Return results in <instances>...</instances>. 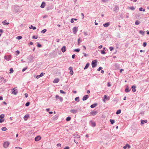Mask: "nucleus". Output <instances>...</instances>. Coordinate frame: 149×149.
Masks as SVG:
<instances>
[{"label": "nucleus", "instance_id": "obj_1", "mask_svg": "<svg viewBox=\"0 0 149 149\" xmlns=\"http://www.w3.org/2000/svg\"><path fill=\"white\" fill-rule=\"evenodd\" d=\"M12 90V94L14 95H16L18 93V92L16 88H13L11 89Z\"/></svg>", "mask_w": 149, "mask_h": 149}, {"label": "nucleus", "instance_id": "obj_2", "mask_svg": "<svg viewBox=\"0 0 149 149\" xmlns=\"http://www.w3.org/2000/svg\"><path fill=\"white\" fill-rule=\"evenodd\" d=\"M10 144V143L8 141L4 142L3 144V146L4 148H7Z\"/></svg>", "mask_w": 149, "mask_h": 149}, {"label": "nucleus", "instance_id": "obj_3", "mask_svg": "<svg viewBox=\"0 0 149 149\" xmlns=\"http://www.w3.org/2000/svg\"><path fill=\"white\" fill-rule=\"evenodd\" d=\"M97 61L93 60L92 62V66L93 68L95 67L96 65Z\"/></svg>", "mask_w": 149, "mask_h": 149}, {"label": "nucleus", "instance_id": "obj_4", "mask_svg": "<svg viewBox=\"0 0 149 149\" xmlns=\"http://www.w3.org/2000/svg\"><path fill=\"white\" fill-rule=\"evenodd\" d=\"M56 98V100L59 99L60 101L62 102L63 101V99L61 97H59L58 95H56L55 96Z\"/></svg>", "mask_w": 149, "mask_h": 149}, {"label": "nucleus", "instance_id": "obj_5", "mask_svg": "<svg viewBox=\"0 0 149 149\" xmlns=\"http://www.w3.org/2000/svg\"><path fill=\"white\" fill-rule=\"evenodd\" d=\"M104 99L103 100V101L105 102L106 100H109V98L107 97L106 95H105L104 96Z\"/></svg>", "mask_w": 149, "mask_h": 149}, {"label": "nucleus", "instance_id": "obj_6", "mask_svg": "<svg viewBox=\"0 0 149 149\" xmlns=\"http://www.w3.org/2000/svg\"><path fill=\"white\" fill-rule=\"evenodd\" d=\"M41 137L40 136H36L35 139L36 141H37L40 140Z\"/></svg>", "mask_w": 149, "mask_h": 149}, {"label": "nucleus", "instance_id": "obj_7", "mask_svg": "<svg viewBox=\"0 0 149 149\" xmlns=\"http://www.w3.org/2000/svg\"><path fill=\"white\" fill-rule=\"evenodd\" d=\"M97 113V112L96 111H93L90 113V114L92 115H96Z\"/></svg>", "mask_w": 149, "mask_h": 149}, {"label": "nucleus", "instance_id": "obj_8", "mask_svg": "<svg viewBox=\"0 0 149 149\" xmlns=\"http://www.w3.org/2000/svg\"><path fill=\"white\" fill-rule=\"evenodd\" d=\"M77 29L76 27H74L73 28V31L74 34H75L77 31Z\"/></svg>", "mask_w": 149, "mask_h": 149}, {"label": "nucleus", "instance_id": "obj_9", "mask_svg": "<svg viewBox=\"0 0 149 149\" xmlns=\"http://www.w3.org/2000/svg\"><path fill=\"white\" fill-rule=\"evenodd\" d=\"M59 79L58 78L55 79L53 81L54 83H56L58 82L59 81Z\"/></svg>", "mask_w": 149, "mask_h": 149}, {"label": "nucleus", "instance_id": "obj_10", "mask_svg": "<svg viewBox=\"0 0 149 149\" xmlns=\"http://www.w3.org/2000/svg\"><path fill=\"white\" fill-rule=\"evenodd\" d=\"M88 95H85L83 97V100L84 101L86 100L88 98Z\"/></svg>", "mask_w": 149, "mask_h": 149}, {"label": "nucleus", "instance_id": "obj_11", "mask_svg": "<svg viewBox=\"0 0 149 149\" xmlns=\"http://www.w3.org/2000/svg\"><path fill=\"white\" fill-rule=\"evenodd\" d=\"M110 24L109 22H107L105 23V24H103V26L105 27H107Z\"/></svg>", "mask_w": 149, "mask_h": 149}, {"label": "nucleus", "instance_id": "obj_12", "mask_svg": "<svg viewBox=\"0 0 149 149\" xmlns=\"http://www.w3.org/2000/svg\"><path fill=\"white\" fill-rule=\"evenodd\" d=\"M29 117V115H26L24 117V119L25 121H26L27 120L28 118Z\"/></svg>", "mask_w": 149, "mask_h": 149}, {"label": "nucleus", "instance_id": "obj_13", "mask_svg": "<svg viewBox=\"0 0 149 149\" xmlns=\"http://www.w3.org/2000/svg\"><path fill=\"white\" fill-rule=\"evenodd\" d=\"M6 20H5L4 21L2 22V24L4 25H8L9 24V22H7L6 23Z\"/></svg>", "mask_w": 149, "mask_h": 149}, {"label": "nucleus", "instance_id": "obj_14", "mask_svg": "<svg viewBox=\"0 0 149 149\" xmlns=\"http://www.w3.org/2000/svg\"><path fill=\"white\" fill-rule=\"evenodd\" d=\"M66 48L65 46H63L61 48V51L63 52H64L65 51Z\"/></svg>", "mask_w": 149, "mask_h": 149}, {"label": "nucleus", "instance_id": "obj_15", "mask_svg": "<svg viewBox=\"0 0 149 149\" xmlns=\"http://www.w3.org/2000/svg\"><path fill=\"white\" fill-rule=\"evenodd\" d=\"M136 88V86H132V90L133 92H135L136 91V90L135 89Z\"/></svg>", "mask_w": 149, "mask_h": 149}, {"label": "nucleus", "instance_id": "obj_16", "mask_svg": "<svg viewBox=\"0 0 149 149\" xmlns=\"http://www.w3.org/2000/svg\"><path fill=\"white\" fill-rule=\"evenodd\" d=\"M70 112L72 113H76L77 112V110L75 109L71 110L70 111Z\"/></svg>", "mask_w": 149, "mask_h": 149}, {"label": "nucleus", "instance_id": "obj_17", "mask_svg": "<svg viewBox=\"0 0 149 149\" xmlns=\"http://www.w3.org/2000/svg\"><path fill=\"white\" fill-rule=\"evenodd\" d=\"M128 147V148H130V145L128 144L126 145L125 146L123 147V148L125 149H126Z\"/></svg>", "mask_w": 149, "mask_h": 149}, {"label": "nucleus", "instance_id": "obj_18", "mask_svg": "<svg viewBox=\"0 0 149 149\" xmlns=\"http://www.w3.org/2000/svg\"><path fill=\"white\" fill-rule=\"evenodd\" d=\"M45 3L44 2H43L41 6H40V7L42 8H44L45 6Z\"/></svg>", "mask_w": 149, "mask_h": 149}, {"label": "nucleus", "instance_id": "obj_19", "mask_svg": "<svg viewBox=\"0 0 149 149\" xmlns=\"http://www.w3.org/2000/svg\"><path fill=\"white\" fill-rule=\"evenodd\" d=\"M97 105V104H93L91 106V108H94Z\"/></svg>", "mask_w": 149, "mask_h": 149}, {"label": "nucleus", "instance_id": "obj_20", "mask_svg": "<svg viewBox=\"0 0 149 149\" xmlns=\"http://www.w3.org/2000/svg\"><path fill=\"white\" fill-rule=\"evenodd\" d=\"M89 63H87L86 66H85V67H84V70H85V69H86L89 67Z\"/></svg>", "mask_w": 149, "mask_h": 149}, {"label": "nucleus", "instance_id": "obj_21", "mask_svg": "<svg viewBox=\"0 0 149 149\" xmlns=\"http://www.w3.org/2000/svg\"><path fill=\"white\" fill-rule=\"evenodd\" d=\"M110 122H111V124H113L115 122L114 120L112 119H110Z\"/></svg>", "mask_w": 149, "mask_h": 149}, {"label": "nucleus", "instance_id": "obj_22", "mask_svg": "<svg viewBox=\"0 0 149 149\" xmlns=\"http://www.w3.org/2000/svg\"><path fill=\"white\" fill-rule=\"evenodd\" d=\"M71 119V118L70 117H68L66 119V120L67 121H69Z\"/></svg>", "mask_w": 149, "mask_h": 149}, {"label": "nucleus", "instance_id": "obj_23", "mask_svg": "<svg viewBox=\"0 0 149 149\" xmlns=\"http://www.w3.org/2000/svg\"><path fill=\"white\" fill-rule=\"evenodd\" d=\"M121 110H118L116 112V114H118L120 113H121Z\"/></svg>", "mask_w": 149, "mask_h": 149}, {"label": "nucleus", "instance_id": "obj_24", "mask_svg": "<svg viewBox=\"0 0 149 149\" xmlns=\"http://www.w3.org/2000/svg\"><path fill=\"white\" fill-rule=\"evenodd\" d=\"M32 28L33 30L36 29V27L35 26H33L32 25H31L30 27H29L30 29H31Z\"/></svg>", "mask_w": 149, "mask_h": 149}, {"label": "nucleus", "instance_id": "obj_25", "mask_svg": "<svg viewBox=\"0 0 149 149\" xmlns=\"http://www.w3.org/2000/svg\"><path fill=\"white\" fill-rule=\"evenodd\" d=\"M5 116L4 114H1L0 115V118L2 119L4 118Z\"/></svg>", "mask_w": 149, "mask_h": 149}, {"label": "nucleus", "instance_id": "obj_26", "mask_svg": "<svg viewBox=\"0 0 149 149\" xmlns=\"http://www.w3.org/2000/svg\"><path fill=\"white\" fill-rule=\"evenodd\" d=\"M6 130L7 129L6 127H3L1 128V130L3 131H6Z\"/></svg>", "mask_w": 149, "mask_h": 149}, {"label": "nucleus", "instance_id": "obj_27", "mask_svg": "<svg viewBox=\"0 0 149 149\" xmlns=\"http://www.w3.org/2000/svg\"><path fill=\"white\" fill-rule=\"evenodd\" d=\"M10 73H13V69L12 68H11L10 69Z\"/></svg>", "mask_w": 149, "mask_h": 149}, {"label": "nucleus", "instance_id": "obj_28", "mask_svg": "<svg viewBox=\"0 0 149 149\" xmlns=\"http://www.w3.org/2000/svg\"><path fill=\"white\" fill-rule=\"evenodd\" d=\"M22 38V36H17L16 37V38L18 40H20V39H21Z\"/></svg>", "mask_w": 149, "mask_h": 149}, {"label": "nucleus", "instance_id": "obj_29", "mask_svg": "<svg viewBox=\"0 0 149 149\" xmlns=\"http://www.w3.org/2000/svg\"><path fill=\"white\" fill-rule=\"evenodd\" d=\"M75 101H77V102H78L79 101V97H77L75 98Z\"/></svg>", "mask_w": 149, "mask_h": 149}, {"label": "nucleus", "instance_id": "obj_30", "mask_svg": "<svg viewBox=\"0 0 149 149\" xmlns=\"http://www.w3.org/2000/svg\"><path fill=\"white\" fill-rule=\"evenodd\" d=\"M60 92L61 93L63 94H65V93L62 90H60Z\"/></svg>", "mask_w": 149, "mask_h": 149}, {"label": "nucleus", "instance_id": "obj_31", "mask_svg": "<svg viewBox=\"0 0 149 149\" xmlns=\"http://www.w3.org/2000/svg\"><path fill=\"white\" fill-rule=\"evenodd\" d=\"M46 31H47V30H46V29H44L43 30H42V31H41V33H44L45 32H46Z\"/></svg>", "mask_w": 149, "mask_h": 149}, {"label": "nucleus", "instance_id": "obj_32", "mask_svg": "<svg viewBox=\"0 0 149 149\" xmlns=\"http://www.w3.org/2000/svg\"><path fill=\"white\" fill-rule=\"evenodd\" d=\"M91 124L92 125V126L93 127H95V123L94 122H91Z\"/></svg>", "mask_w": 149, "mask_h": 149}, {"label": "nucleus", "instance_id": "obj_33", "mask_svg": "<svg viewBox=\"0 0 149 149\" xmlns=\"http://www.w3.org/2000/svg\"><path fill=\"white\" fill-rule=\"evenodd\" d=\"M101 52L102 54H105V51L104 50H101Z\"/></svg>", "mask_w": 149, "mask_h": 149}, {"label": "nucleus", "instance_id": "obj_34", "mask_svg": "<svg viewBox=\"0 0 149 149\" xmlns=\"http://www.w3.org/2000/svg\"><path fill=\"white\" fill-rule=\"evenodd\" d=\"M80 51V49H75L74 50V51L76 52H79Z\"/></svg>", "mask_w": 149, "mask_h": 149}, {"label": "nucleus", "instance_id": "obj_35", "mask_svg": "<svg viewBox=\"0 0 149 149\" xmlns=\"http://www.w3.org/2000/svg\"><path fill=\"white\" fill-rule=\"evenodd\" d=\"M29 104H30V102H27L26 104L25 105L27 107V106H29Z\"/></svg>", "mask_w": 149, "mask_h": 149}, {"label": "nucleus", "instance_id": "obj_36", "mask_svg": "<svg viewBox=\"0 0 149 149\" xmlns=\"http://www.w3.org/2000/svg\"><path fill=\"white\" fill-rule=\"evenodd\" d=\"M38 38V37L37 36H33L32 37L33 38L35 39H37Z\"/></svg>", "mask_w": 149, "mask_h": 149}, {"label": "nucleus", "instance_id": "obj_37", "mask_svg": "<svg viewBox=\"0 0 149 149\" xmlns=\"http://www.w3.org/2000/svg\"><path fill=\"white\" fill-rule=\"evenodd\" d=\"M109 0H102V2L104 3H106Z\"/></svg>", "mask_w": 149, "mask_h": 149}, {"label": "nucleus", "instance_id": "obj_38", "mask_svg": "<svg viewBox=\"0 0 149 149\" xmlns=\"http://www.w3.org/2000/svg\"><path fill=\"white\" fill-rule=\"evenodd\" d=\"M16 52L17 53V54H16V56L18 55L19 53V52L18 50H17V51H16Z\"/></svg>", "mask_w": 149, "mask_h": 149}, {"label": "nucleus", "instance_id": "obj_39", "mask_svg": "<svg viewBox=\"0 0 149 149\" xmlns=\"http://www.w3.org/2000/svg\"><path fill=\"white\" fill-rule=\"evenodd\" d=\"M139 24V22L138 21H136L135 22V24H136V25H138Z\"/></svg>", "mask_w": 149, "mask_h": 149}, {"label": "nucleus", "instance_id": "obj_40", "mask_svg": "<svg viewBox=\"0 0 149 149\" xmlns=\"http://www.w3.org/2000/svg\"><path fill=\"white\" fill-rule=\"evenodd\" d=\"M146 45H147V44L146 42H144L143 43V47H146Z\"/></svg>", "mask_w": 149, "mask_h": 149}, {"label": "nucleus", "instance_id": "obj_41", "mask_svg": "<svg viewBox=\"0 0 149 149\" xmlns=\"http://www.w3.org/2000/svg\"><path fill=\"white\" fill-rule=\"evenodd\" d=\"M125 92L126 93H127V92H129V91L128 89L127 88H126L125 90Z\"/></svg>", "mask_w": 149, "mask_h": 149}, {"label": "nucleus", "instance_id": "obj_42", "mask_svg": "<svg viewBox=\"0 0 149 149\" xmlns=\"http://www.w3.org/2000/svg\"><path fill=\"white\" fill-rule=\"evenodd\" d=\"M70 74L71 75H72L73 74V70L70 71Z\"/></svg>", "mask_w": 149, "mask_h": 149}, {"label": "nucleus", "instance_id": "obj_43", "mask_svg": "<svg viewBox=\"0 0 149 149\" xmlns=\"http://www.w3.org/2000/svg\"><path fill=\"white\" fill-rule=\"evenodd\" d=\"M109 49L111 51L113 49V48L112 47H109Z\"/></svg>", "mask_w": 149, "mask_h": 149}, {"label": "nucleus", "instance_id": "obj_44", "mask_svg": "<svg viewBox=\"0 0 149 149\" xmlns=\"http://www.w3.org/2000/svg\"><path fill=\"white\" fill-rule=\"evenodd\" d=\"M81 40V39H80V38H79L78 39V45H79V43H80V41Z\"/></svg>", "mask_w": 149, "mask_h": 149}, {"label": "nucleus", "instance_id": "obj_45", "mask_svg": "<svg viewBox=\"0 0 149 149\" xmlns=\"http://www.w3.org/2000/svg\"><path fill=\"white\" fill-rule=\"evenodd\" d=\"M4 121V119H0V123H1Z\"/></svg>", "mask_w": 149, "mask_h": 149}, {"label": "nucleus", "instance_id": "obj_46", "mask_svg": "<svg viewBox=\"0 0 149 149\" xmlns=\"http://www.w3.org/2000/svg\"><path fill=\"white\" fill-rule=\"evenodd\" d=\"M102 67H99L98 69H97V70L98 71H100V70H102Z\"/></svg>", "mask_w": 149, "mask_h": 149}, {"label": "nucleus", "instance_id": "obj_47", "mask_svg": "<svg viewBox=\"0 0 149 149\" xmlns=\"http://www.w3.org/2000/svg\"><path fill=\"white\" fill-rule=\"evenodd\" d=\"M130 9L132 10H134V7H132L130 8Z\"/></svg>", "mask_w": 149, "mask_h": 149}, {"label": "nucleus", "instance_id": "obj_48", "mask_svg": "<svg viewBox=\"0 0 149 149\" xmlns=\"http://www.w3.org/2000/svg\"><path fill=\"white\" fill-rule=\"evenodd\" d=\"M69 69L70 71L73 70H72V67H70L69 68Z\"/></svg>", "mask_w": 149, "mask_h": 149}, {"label": "nucleus", "instance_id": "obj_49", "mask_svg": "<svg viewBox=\"0 0 149 149\" xmlns=\"http://www.w3.org/2000/svg\"><path fill=\"white\" fill-rule=\"evenodd\" d=\"M45 74V73H42V72L40 75V76L41 77H42V76H43V75H44V74Z\"/></svg>", "mask_w": 149, "mask_h": 149}, {"label": "nucleus", "instance_id": "obj_50", "mask_svg": "<svg viewBox=\"0 0 149 149\" xmlns=\"http://www.w3.org/2000/svg\"><path fill=\"white\" fill-rule=\"evenodd\" d=\"M141 124H143L145 123V122H144V120H142L141 121Z\"/></svg>", "mask_w": 149, "mask_h": 149}, {"label": "nucleus", "instance_id": "obj_51", "mask_svg": "<svg viewBox=\"0 0 149 149\" xmlns=\"http://www.w3.org/2000/svg\"><path fill=\"white\" fill-rule=\"evenodd\" d=\"M74 19H72L70 20V22L72 23H73L74 22Z\"/></svg>", "mask_w": 149, "mask_h": 149}, {"label": "nucleus", "instance_id": "obj_52", "mask_svg": "<svg viewBox=\"0 0 149 149\" xmlns=\"http://www.w3.org/2000/svg\"><path fill=\"white\" fill-rule=\"evenodd\" d=\"M27 68H24L22 70V72H24V71H25L27 69Z\"/></svg>", "mask_w": 149, "mask_h": 149}, {"label": "nucleus", "instance_id": "obj_53", "mask_svg": "<svg viewBox=\"0 0 149 149\" xmlns=\"http://www.w3.org/2000/svg\"><path fill=\"white\" fill-rule=\"evenodd\" d=\"M24 95L26 97H27L28 96V94L26 93L24 94Z\"/></svg>", "mask_w": 149, "mask_h": 149}, {"label": "nucleus", "instance_id": "obj_54", "mask_svg": "<svg viewBox=\"0 0 149 149\" xmlns=\"http://www.w3.org/2000/svg\"><path fill=\"white\" fill-rule=\"evenodd\" d=\"M37 46L38 47H41V45L40 44H39L38 43Z\"/></svg>", "mask_w": 149, "mask_h": 149}, {"label": "nucleus", "instance_id": "obj_55", "mask_svg": "<svg viewBox=\"0 0 149 149\" xmlns=\"http://www.w3.org/2000/svg\"><path fill=\"white\" fill-rule=\"evenodd\" d=\"M75 56V54H73L72 56V58H74Z\"/></svg>", "mask_w": 149, "mask_h": 149}, {"label": "nucleus", "instance_id": "obj_56", "mask_svg": "<svg viewBox=\"0 0 149 149\" xmlns=\"http://www.w3.org/2000/svg\"><path fill=\"white\" fill-rule=\"evenodd\" d=\"M40 75H38L36 76V78H37V79H38V78H39L40 77Z\"/></svg>", "mask_w": 149, "mask_h": 149}, {"label": "nucleus", "instance_id": "obj_57", "mask_svg": "<svg viewBox=\"0 0 149 149\" xmlns=\"http://www.w3.org/2000/svg\"><path fill=\"white\" fill-rule=\"evenodd\" d=\"M102 47V45H101L99 46V49H101Z\"/></svg>", "mask_w": 149, "mask_h": 149}, {"label": "nucleus", "instance_id": "obj_58", "mask_svg": "<svg viewBox=\"0 0 149 149\" xmlns=\"http://www.w3.org/2000/svg\"><path fill=\"white\" fill-rule=\"evenodd\" d=\"M69 149V147H68V146H66V147H65V148H64L63 149Z\"/></svg>", "mask_w": 149, "mask_h": 149}, {"label": "nucleus", "instance_id": "obj_59", "mask_svg": "<svg viewBox=\"0 0 149 149\" xmlns=\"http://www.w3.org/2000/svg\"><path fill=\"white\" fill-rule=\"evenodd\" d=\"M139 10L140 11H142L143 10V8H142L141 7V8H139Z\"/></svg>", "mask_w": 149, "mask_h": 149}, {"label": "nucleus", "instance_id": "obj_60", "mask_svg": "<svg viewBox=\"0 0 149 149\" xmlns=\"http://www.w3.org/2000/svg\"><path fill=\"white\" fill-rule=\"evenodd\" d=\"M111 86V85L108 82L107 84V86Z\"/></svg>", "mask_w": 149, "mask_h": 149}, {"label": "nucleus", "instance_id": "obj_61", "mask_svg": "<svg viewBox=\"0 0 149 149\" xmlns=\"http://www.w3.org/2000/svg\"><path fill=\"white\" fill-rule=\"evenodd\" d=\"M15 148L16 149H22V148H20V147H16Z\"/></svg>", "mask_w": 149, "mask_h": 149}, {"label": "nucleus", "instance_id": "obj_62", "mask_svg": "<svg viewBox=\"0 0 149 149\" xmlns=\"http://www.w3.org/2000/svg\"><path fill=\"white\" fill-rule=\"evenodd\" d=\"M57 146H61V144L60 143H58L57 144Z\"/></svg>", "mask_w": 149, "mask_h": 149}, {"label": "nucleus", "instance_id": "obj_63", "mask_svg": "<svg viewBox=\"0 0 149 149\" xmlns=\"http://www.w3.org/2000/svg\"><path fill=\"white\" fill-rule=\"evenodd\" d=\"M83 54H84V56L85 57H86L87 56V55H86V54L85 53H83Z\"/></svg>", "mask_w": 149, "mask_h": 149}, {"label": "nucleus", "instance_id": "obj_64", "mask_svg": "<svg viewBox=\"0 0 149 149\" xmlns=\"http://www.w3.org/2000/svg\"><path fill=\"white\" fill-rule=\"evenodd\" d=\"M56 41L57 42H59V39H56Z\"/></svg>", "mask_w": 149, "mask_h": 149}]
</instances>
